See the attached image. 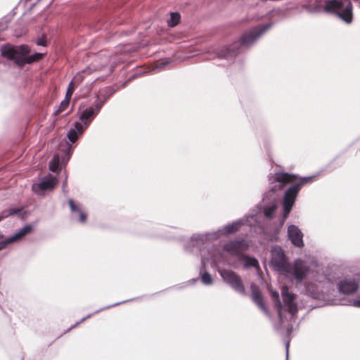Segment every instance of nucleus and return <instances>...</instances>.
<instances>
[{"mask_svg":"<svg viewBox=\"0 0 360 360\" xmlns=\"http://www.w3.org/2000/svg\"><path fill=\"white\" fill-rule=\"evenodd\" d=\"M271 262L276 271L289 278L295 279L297 283H301L309 273V266L300 259H296L292 264L287 263L285 255L280 248H273Z\"/></svg>","mask_w":360,"mask_h":360,"instance_id":"f257e3e1","label":"nucleus"},{"mask_svg":"<svg viewBox=\"0 0 360 360\" xmlns=\"http://www.w3.org/2000/svg\"><path fill=\"white\" fill-rule=\"evenodd\" d=\"M324 11L338 15L345 22L353 18L352 4L349 0H324Z\"/></svg>","mask_w":360,"mask_h":360,"instance_id":"f03ea898","label":"nucleus"},{"mask_svg":"<svg viewBox=\"0 0 360 360\" xmlns=\"http://www.w3.org/2000/svg\"><path fill=\"white\" fill-rule=\"evenodd\" d=\"M311 177L302 179L300 182L296 185L290 187L285 193L283 197V217L287 218L294 205L295 198L301 186L310 181Z\"/></svg>","mask_w":360,"mask_h":360,"instance_id":"7ed1b4c3","label":"nucleus"},{"mask_svg":"<svg viewBox=\"0 0 360 360\" xmlns=\"http://www.w3.org/2000/svg\"><path fill=\"white\" fill-rule=\"evenodd\" d=\"M271 24H266L264 26H256L252 30L244 32L240 39L239 41L233 44V46L236 47L240 45L242 47L248 48L252 45L264 32H266L269 27Z\"/></svg>","mask_w":360,"mask_h":360,"instance_id":"20e7f679","label":"nucleus"},{"mask_svg":"<svg viewBox=\"0 0 360 360\" xmlns=\"http://www.w3.org/2000/svg\"><path fill=\"white\" fill-rule=\"evenodd\" d=\"M223 280L229 284L236 291L245 295L246 292L240 277L233 271L229 270H221L219 271Z\"/></svg>","mask_w":360,"mask_h":360,"instance_id":"39448f33","label":"nucleus"},{"mask_svg":"<svg viewBox=\"0 0 360 360\" xmlns=\"http://www.w3.org/2000/svg\"><path fill=\"white\" fill-rule=\"evenodd\" d=\"M359 283V276L356 277L347 276L339 281L338 290L342 294L351 295L357 290Z\"/></svg>","mask_w":360,"mask_h":360,"instance_id":"423d86ee","label":"nucleus"},{"mask_svg":"<svg viewBox=\"0 0 360 360\" xmlns=\"http://www.w3.org/2000/svg\"><path fill=\"white\" fill-rule=\"evenodd\" d=\"M281 292L283 302L285 307L287 308V311L294 316L297 312V306L295 302V294L289 292L288 287L287 285H283L281 288Z\"/></svg>","mask_w":360,"mask_h":360,"instance_id":"0eeeda50","label":"nucleus"},{"mask_svg":"<svg viewBox=\"0 0 360 360\" xmlns=\"http://www.w3.org/2000/svg\"><path fill=\"white\" fill-rule=\"evenodd\" d=\"M100 108L98 107H89L84 110H79L78 112L79 119L81 120L82 125L85 126V129L88 127L91 121L98 113Z\"/></svg>","mask_w":360,"mask_h":360,"instance_id":"6e6552de","label":"nucleus"},{"mask_svg":"<svg viewBox=\"0 0 360 360\" xmlns=\"http://www.w3.org/2000/svg\"><path fill=\"white\" fill-rule=\"evenodd\" d=\"M288 236L291 243L297 248L304 246L303 234L295 225H290L288 228Z\"/></svg>","mask_w":360,"mask_h":360,"instance_id":"1a4fd4ad","label":"nucleus"},{"mask_svg":"<svg viewBox=\"0 0 360 360\" xmlns=\"http://www.w3.org/2000/svg\"><path fill=\"white\" fill-rule=\"evenodd\" d=\"M249 244L245 240L231 241L224 246V250L231 255H239L241 252L246 250Z\"/></svg>","mask_w":360,"mask_h":360,"instance_id":"9d476101","label":"nucleus"},{"mask_svg":"<svg viewBox=\"0 0 360 360\" xmlns=\"http://www.w3.org/2000/svg\"><path fill=\"white\" fill-rule=\"evenodd\" d=\"M250 289L252 291V299L253 302L258 306V307L267 316L269 315V310L264 303L263 297L258 288V287L252 283L250 285Z\"/></svg>","mask_w":360,"mask_h":360,"instance_id":"9b49d317","label":"nucleus"},{"mask_svg":"<svg viewBox=\"0 0 360 360\" xmlns=\"http://www.w3.org/2000/svg\"><path fill=\"white\" fill-rule=\"evenodd\" d=\"M33 227L30 224H27L22 228L18 230L12 236L7 237L6 239L9 244L13 243L20 239H22L27 234L30 233L32 231Z\"/></svg>","mask_w":360,"mask_h":360,"instance_id":"f8f14e48","label":"nucleus"},{"mask_svg":"<svg viewBox=\"0 0 360 360\" xmlns=\"http://www.w3.org/2000/svg\"><path fill=\"white\" fill-rule=\"evenodd\" d=\"M33 227L30 224H27L22 228L18 230L12 236L7 237L6 239L9 244L13 243L20 239H22L27 234L30 233L32 231Z\"/></svg>","mask_w":360,"mask_h":360,"instance_id":"ddd939ff","label":"nucleus"},{"mask_svg":"<svg viewBox=\"0 0 360 360\" xmlns=\"http://www.w3.org/2000/svg\"><path fill=\"white\" fill-rule=\"evenodd\" d=\"M85 129V126L82 125V123L76 122L74 127L68 132L67 137L70 142L75 143Z\"/></svg>","mask_w":360,"mask_h":360,"instance_id":"4468645a","label":"nucleus"},{"mask_svg":"<svg viewBox=\"0 0 360 360\" xmlns=\"http://www.w3.org/2000/svg\"><path fill=\"white\" fill-rule=\"evenodd\" d=\"M57 182L56 177L49 174L42 179L41 181L37 184V187L40 191L52 190L57 184Z\"/></svg>","mask_w":360,"mask_h":360,"instance_id":"2eb2a0df","label":"nucleus"},{"mask_svg":"<svg viewBox=\"0 0 360 360\" xmlns=\"http://www.w3.org/2000/svg\"><path fill=\"white\" fill-rule=\"evenodd\" d=\"M44 53H35L32 55L24 56H18L16 58V65L20 67L24 66L25 64H30L34 62L40 60L44 57Z\"/></svg>","mask_w":360,"mask_h":360,"instance_id":"dca6fc26","label":"nucleus"},{"mask_svg":"<svg viewBox=\"0 0 360 360\" xmlns=\"http://www.w3.org/2000/svg\"><path fill=\"white\" fill-rule=\"evenodd\" d=\"M297 179V176L288 173H277L275 175V181L278 183V189L282 188L288 183H292Z\"/></svg>","mask_w":360,"mask_h":360,"instance_id":"f3484780","label":"nucleus"},{"mask_svg":"<svg viewBox=\"0 0 360 360\" xmlns=\"http://www.w3.org/2000/svg\"><path fill=\"white\" fill-rule=\"evenodd\" d=\"M1 54L3 57L6 58L8 60H14V63L16 64V58L18 56L16 54L15 46L10 44L2 46L1 49Z\"/></svg>","mask_w":360,"mask_h":360,"instance_id":"a211bd4d","label":"nucleus"},{"mask_svg":"<svg viewBox=\"0 0 360 360\" xmlns=\"http://www.w3.org/2000/svg\"><path fill=\"white\" fill-rule=\"evenodd\" d=\"M68 204L72 212H77L79 213V221L82 223L85 222L86 219V214L83 212L79 207H77V205L75 204L74 201L72 199H70L68 200Z\"/></svg>","mask_w":360,"mask_h":360,"instance_id":"6ab92c4d","label":"nucleus"},{"mask_svg":"<svg viewBox=\"0 0 360 360\" xmlns=\"http://www.w3.org/2000/svg\"><path fill=\"white\" fill-rule=\"evenodd\" d=\"M270 294H271V297L275 301V305H276V307L277 309V311H278V316H279L280 318H281V310L283 309V304H281V301L279 300L278 292H276V291H271Z\"/></svg>","mask_w":360,"mask_h":360,"instance_id":"aec40b11","label":"nucleus"},{"mask_svg":"<svg viewBox=\"0 0 360 360\" xmlns=\"http://www.w3.org/2000/svg\"><path fill=\"white\" fill-rule=\"evenodd\" d=\"M16 48V54L17 56H24L27 57L28 53H30L31 49L28 45L22 44L20 46H15Z\"/></svg>","mask_w":360,"mask_h":360,"instance_id":"412c9836","label":"nucleus"},{"mask_svg":"<svg viewBox=\"0 0 360 360\" xmlns=\"http://www.w3.org/2000/svg\"><path fill=\"white\" fill-rule=\"evenodd\" d=\"M22 210L20 207H10L8 210H4L0 215V221L3 219L6 218L9 216L14 215L15 214L19 213Z\"/></svg>","mask_w":360,"mask_h":360,"instance_id":"4be33fe9","label":"nucleus"},{"mask_svg":"<svg viewBox=\"0 0 360 360\" xmlns=\"http://www.w3.org/2000/svg\"><path fill=\"white\" fill-rule=\"evenodd\" d=\"M242 225V222L238 221L231 224L227 225L224 227V231L226 233H233L237 231Z\"/></svg>","mask_w":360,"mask_h":360,"instance_id":"5701e85b","label":"nucleus"},{"mask_svg":"<svg viewBox=\"0 0 360 360\" xmlns=\"http://www.w3.org/2000/svg\"><path fill=\"white\" fill-rule=\"evenodd\" d=\"M244 259H245L244 266L246 268L250 267V266H252V267L259 266L258 261L254 257H245Z\"/></svg>","mask_w":360,"mask_h":360,"instance_id":"b1692460","label":"nucleus"},{"mask_svg":"<svg viewBox=\"0 0 360 360\" xmlns=\"http://www.w3.org/2000/svg\"><path fill=\"white\" fill-rule=\"evenodd\" d=\"M70 98H67L65 97V99L60 102V104L58 107V109L56 110V114H58L63 111H64L68 106Z\"/></svg>","mask_w":360,"mask_h":360,"instance_id":"393cba45","label":"nucleus"},{"mask_svg":"<svg viewBox=\"0 0 360 360\" xmlns=\"http://www.w3.org/2000/svg\"><path fill=\"white\" fill-rule=\"evenodd\" d=\"M181 20V15L178 12L170 13L169 19L167 20V22H179Z\"/></svg>","mask_w":360,"mask_h":360,"instance_id":"a878e982","label":"nucleus"},{"mask_svg":"<svg viewBox=\"0 0 360 360\" xmlns=\"http://www.w3.org/2000/svg\"><path fill=\"white\" fill-rule=\"evenodd\" d=\"M276 209V205H273L271 206L266 207L264 210V214L266 217L271 218L274 214Z\"/></svg>","mask_w":360,"mask_h":360,"instance_id":"bb28decb","label":"nucleus"},{"mask_svg":"<svg viewBox=\"0 0 360 360\" xmlns=\"http://www.w3.org/2000/svg\"><path fill=\"white\" fill-rule=\"evenodd\" d=\"M36 44L38 46H46V36L45 34H42L36 39Z\"/></svg>","mask_w":360,"mask_h":360,"instance_id":"cd10ccee","label":"nucleus"},{"mask_svg":"<svg viewBox=\"0 0 360 360\" xmlns=\"http://www.w3.org/2000/svg\"><path fill=\"white\" fill-rule=\"evenodd\" d=\"M202 281L206 285H210L212 283V278L210 274L207 272L203 273L202 275Z\"/></svg>","mask_w":360,"mask_h":360,"instance_id":"c85d7f7f","label":"nucleus"},{"mask_svg":"<svg viewBox=\"0 0 360 360\" xmlns=\"http://www.w3.org/2000/svg\"><path fill=\"white\" fill-rule=\"evenodd\" d=\"M74 91H75V85H74L73 82L71 81L68 84L65 97H67V98H71V96H72Z\"/></svg>","mask_w":360,"mask_h":360,"instance_id":"c756f323","label":"nucleus"},{"mask_svg":"<svg viewBox=\"0 0 360 360\" xmlns=\"http://www.w3.org/2000/svg\"><path fill=\"white\" fill-rule=\"evenodd\" d=\"M59 162L58 157H54L53 160L50 162L49 169L50 170L55 172L58 168V165Z\"/></svg>","mask_w":360,"mask_h":360,"instance_id":"7c9ffc66","label":"nucleus"},{"mask_svg":"<svg viewBox=\"0 0 360 360\" xmlns=\"http://www.w3.org/2000/svg\"><path fill=\"white\" fill-rule=\"evenodd\" d=\"M225 51H226V53H221L220 54V57L229 58V57H231L233 56H235L237 53L236 51H234L233 50L229 49H226Z\"/></svg>","mask_w":360,"mask_h":360,"instance_id":"2f4dec72","label":"nucleus"},{"mask_svg":"<svg viewBox=\"0 0 360 360\" xmlns=\"http://www.w3.org/2000/svg\"><path fill=\"white\" fill-rule=\"evenodd\" d=\"M8 245H9V243L8 242V240L6 238L4 240H1L0 241V251L5 249Z\"/></svg>","mask_w":360,"mask_h":360,"instance_id":"473e14b6","label":"nucleus"},{"mask_svg":"<svg viewBox=\"0 0 360 360\" xmlns=\"http://www.w3.org/2000/svg\"><path fill=\"white\" fill-rule=\"evenodd\" d=\"M350 304L360 308V299H354L350 301Z\"/></svg>","mask_w":360,"mask_h":360,"instance_id":"72a5a7b5","label":"nucleus"},{"mask_svg":"<svg viewBox=\"0 0 360 360\" xmlns=\"http://www.w3.org/2000/svg\"><path fill=\"white\" fill-rule=\"evenodd\" d=\"M73 79L75 81V82H82L83 81L82 73H78L77 75L75 76Z\"/></svg>","mask_w":360,"mask_h":360,"instance_id":"f704fd0d","label":"nucleus"},{"mask_svg":"<svg viewBox=\"0 0 360 360\" xmlns=\"http://www.w3.org/2000/svg\"><path fill=\"white\" fill-rule=\"evenodd\" d=\"M166 65L165 63H161L159 65L156 66L155 69H159V68H162L163 66H165Z\"/></svg>","mask_w":360,"mask_h":360,"instance_id":"c9c22d12","label":"nucleus"},{"mask_svg":"<svg viewBox=\"0 0 360 360\" xmlns=\"http://www.w3.org/2000/svg\"><path fill=\"white\" fill-rule=\"evenodd\" d=\"M288 347H289V344L287 343L286 344V356H287V358L288 357Z\"/></svg>","mask_w":360,"mask_h":360,"instance_id":"e433bc0d","label":"nucleus"},{"mask_svg":"<svg viewBox=\"0 0 360 360\" xmlns=\"http://www.w3.org/2000/svg\"><path fill=\"white\" fill-rule=\"evenodd\" d=\"M67 186V179H65L63 184V189H65V188Z\"/></svg>","mask_w":360,"mask_h":360,"instance_id":"4c0bfd02","label":"nucleus"},{"mask_svg":"<svg viewBox=\"0 0 360 360\" xmlns=\"http://www.w3.org/2000/svg\"><path fill=\"white\" fill-rule=\"evenodd\" d=\"M191 240H200V238H199L197 239L195 237H191Z\"/></svg>","mask_w":360,"mask_h":360,"instance_id":"58836bf2","label":"nucleus"},{"mask_svg":"<svg viewBox=\"0 0 360 360\" xmlns=\"http://www.w3.org/2000/svg\"><path fill=\"white\" fill-rule=\"evenodd\" d=\"M310 293H311V296L314 297H315L316 296V294L313 292H311Z\"/></svg>","mask_w":360,"mask_h":360,"instance_id":"ea45409f","label":"nucleus"},{"mask_svg":"<svg viewBox=\"0 0 360 360\" xmlns=\"http://www.w3.org/2000/svg\"><path fill=\"white\" fill-rule=\"evenodd\" d=\"M171 27H174L175 25H176L177 24H174V23H172V24H169Z\"/></svg>","mask_w":360,"mask_h":360,"instance_id":"a19ab883","label":"nucleus"},{"mask_svg":"<svg viewBox=\"0 0 360 360\" xmlns=\"http://www.w3.org/2000/svg\"><path fill=\"white\" fill-rule=\"evenodd\" d=\"M33 189L34 190V191L37 193L38 191L35 188V186H33Z\"/></svg>","mask_w":360,"mask_h":360,"instance_id":"79ce46f5","label":"nucleus"},{"mask_svg":"<svg viewBox=\"0 0 360 360\" xmlns=\"http://www.w3.org/2000/svg\"><path fill=\"white\" fill-rule=\"evenodd\" d=\"M307 290L308 292H309V290H309V286H307Z\"/></svg>","mask_w":360,"mask_h":360,"instance_id":"37998d69","label":"nucleus"}]
</instances>
